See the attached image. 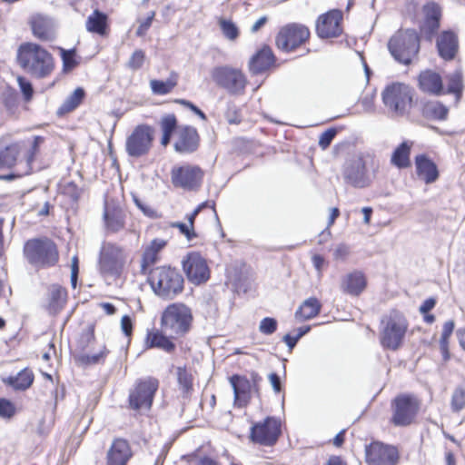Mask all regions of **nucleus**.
I'll return each instance as SVG.
<instances>
[{
    "label": "nucleus",
    "mask_w": 465,
    "mask_h": 465,
    "mask_svg": "<svg viewBox=\"0 0 465 465\" xmlns=\"http://www.w3.org/2000/svg\"><path fill=\"white\" fill-rule=\"evenodd\" d=\"M409 323L399 311H391L381 322L380 341L384 349L396 351L401 347Z\"/></svg>",
    "instance_id": "obj_4"
},
{
    "label": "nucleus",
    "mask_w": 465,
    "mask_h": 465,
    "mask_svg": "<svg viewBox=\"0 0 465 465\" xmlns=\"http://www.w3.org/2000/svg\"><path fill=\"white\" fill-rule=\"evenodd\" d=\"M17 61L26 73L39 79L49 76L54 69L53 55L34 43H25L19 46Z\"/></svg>",
    "instance_id": "obj_1"
},
{
    "label": "nucleus",
    "mask_w": 465,
    "mask_h": 465,
    "mask_svg": "<svg viewBox=\"0 0 465 465\" xmlns=\"http://www.w3.org/2000/svg\"><path fill=\"white\" fill-rule=\"evenodd\" d=\"M274 63V55L269 46H263L254 54L249 64L250 71L254 74H260L267 70Z\"/></svg>",
    "instance_id": "obj_27"
},
{
    "label": "nucleus",
    "mask_w": 465,
    "mask_h": 465,
    "mask_svg": "<svg viewBox=\"0 0 465 465\" xmlns=\"http://www.w3.org/2000/svg\"><path fill=\"white\" fill-rule=\"evenodd\" d=\"M121 329L126 336H130L133 331V324L131 318L128 315H124L121 319Z\"/></svg>",
    "instance_id": "obj_58"
},
{
    "label": "nucleus",
    "mask_w": 465,
    "mask_h": 465,
    "mask_svg": "<svg viewBox=\"0 0 465 465\" xmlns=\"http://www.w3.org/2000/svg\"><path fill=\"white\" fill-rule=\"evenodd\" d=\"M310 37V30L301 24H289L282 27L276 35L277 47L284 52H292L304 44Z\"/></svg>",
    "instance_id": "obj_12"
},
{
    "label": "nucleus",
    "mask_w": 465,
    "mask_h": 465,
    "mask_svg": "<svg viewBox=\"0 0 465 465\" xmlns=\"http://www.w3.org/2000/svg\"><path fill=\"white\" fill-rule=\"evenodd\" d=\"M173 228L179 229L180 232L183 234L186 239L190 242L196 237L194 228H192L188 223L175 222L171 224Z\"/></svg>",
    "instance_id": "obj_50"
},
{
    "label": "nucleus",
    "mask_w": 465,
    "mask_h": 465,
    "mask_svg": "<svg viewBox=\"0 0 465 465\" xmlns=\"http://www.w3.org/2000/svg\"><path fill=\"white\" fill-rule=\"evenodd\" d=\"M67 292L60 285L54 284L48 289L47 309L50 313L60 312L66 302Z\"/></svg>",
    "instance_id": "obj_30"
},
{
    "label": "nucleus",
    "mask_w": 465,
    "mask_h": 465,
    "mask_svg": "<svg viewBox=\"0 0 465 465\" xmlns=\"http://www.w3.org/2000/svg\"><path fill=\"white\" fill-rule=\"evenodd\" d=\"M455 324L453 321H448L444 323L441 336L445 338H449L451 336Z\"/></svg>",
    "instance_id": "obj_63"
},
{
    "label": "nucleus",
    "mask_w": 465,
    "mask_h": 465,
    "mask_svg": "<svg viewBox=\"0 0 465 465\" xmlns=\"http://www.w3.org/2000/svg\"><path fill=\"white\" fill-rule=\"evenodd\" d=\"M322 305L320 302L311 297L305 300L295 312V318L299 321H307L317 316L321 311Z\"/></svg>",
    "instance_id": "obj_33"
},
{
    "label": "nucleus",
    "mask_w": 465,
    "mask_h": 465,
    "mask_svg": "<svg viewBox=\"0 0 465 465\" xmlns=\"http://www.w3.org/2000/svg\"><path fill=\"white\" fill-rule=\"evenodd\" d=\"M3 381L15 390L25 391L32 385L34 381V373L31 370L25 368L19 371L15 376L3 378Z\"/></svg>",
    "instance_id": "obj_31"
},
{
    "label": "nucleus",
    "mask_w": 465,
    "mask_h": 465,
    "mask_svg": "<svg viewBox=\"0 0 465 465\" xmlns=\"http://www.w3.org/2000/svg\"><path fill=\"white\" fill-rule=\"evenodd\" d=\"M22 148L23 143L19 142L0 149V169L13 167Z\"/></svg>",
    "instance_id": "obj_34"
},
{
    "label": "nucleus",
    "mask_w": 465,
    "mask_h": 465,
    "mask_svg": "<svg viewBox=\"0 0 465 465\" xmlns=\"http://www.w3.org/2000/svg\"><path fill=\"white\" fill-rule=\"evenodd\" d=\"M417 174L426 183H434L439 177L436 164L424 155H418L415 159Z\"/></svg>",
    "instance_id": "obj_28"
},
{
    "label": "nucleus",
    "mask_w": 465,
    "mask_h": 465,
    "mask_svg": "<svg viewBox=\"0 0 465 465\" xmlns=\"http://www.w3.org/2000/svg\"><path fill=\"white\" fill-rule=\"evenodd\" d=\"M350 254V248L344 243H340L336 246L333 252V257L338 261H344Z\"/></svg>",
    "instance_id": "obj_57"
},
{
    "label": "nucleus",
    "mask_w": 465,
    "mask_h": 465,
    "mask_svg": "<svg viewBox=\"0 0 465 465\" xmlns=\"http://www.w3.org/2000/svg\"><path fill=\"white\" fill-rule=\"evenodd\" d=\"M411 143L408 142L401 143L393 152L391 163L399 168H406L410 165V153Z\"/></svg>",
    "instance_id": "obj_40"
},
{
    "label": "nucleus",
    "mask_w": 465,
    "mask_h": 465,
    "mask_svg": "<svg viewBox=\"0 0 465 465\" xmlns=\"http://www.w3.org/2000/svg\"><path fill=\"white\" fill-rule=\"evenodd\" d=\"M138 208L143 212L144 215L150 218L156 217V212L152 207L146 205L145 203H140V206Z\"/></svg>",
    "instance_id": "obj_64"
},
{
    "label": "nucleus",
    "mask_w": 465,
    "mask_h": 465,
    "mask_svg": "<svg viewBox=\"0 0 465 465\" xmlns=\"http://www.w3.org/2000/svg\"><path fill=\"white\" fill-rule=\"evenodd\" d=\"M422 114L428 119L443 121L448 117L449 109L440 102L430 101L424 104Z\"/></svg>",
    "instance_id": "obj_36"
},
{
    "label": "nucleus",
    "mask_w": 465,
    "mask_h": 465,
    "mask_svg": "<svg viewBox=\"0 0 465 465\" xmlns=\"http://www.w3.org/2000/svg\"><path fill=\"white\" fill-rule=\"evenodd\" d=\"M423 12L425 15L423 30L428 35H433L440 27V7L435 3H428L424 5Z\"/></svg>",
    "instance_id": "obj_29"
},
{
    "label": "nucleus",
    "mask_w": 465,
    "mask_h": 465,
    "mask_svg": "<svg viewBox=\"0 0 465 465\" xmlns=\"http://www.w3.org/2000/svg\"><path fill=\"white\" fill-rule=\"evenodd\" d=\"M388 48L397 62L407 65L419 53L420 39L414 30H400L390 39Z\"/></svg>",
    "instance_id": "obj_6"
},
{
    "label": "nucleus",
    "mask_w": 465,
    "mask_h": 465,
    "mask_svg": "<svg viewBox=\"0 0 465 465\" xmlns=\"http://www.w3.org/2000/svg\"><path fill=\"white\" fill-rule=\"evenodd\" d=\"M219 26L221 28V31L223 35V36L230 40V41H235L239 35L240 31L238 26L235 23H233L230 19L225 18H219L218 20Z\"/></svg>",
    "instance_id": "obj_42"
},
{
    "label": "nucleus",
    "mask_w": 465,
    "mask_h": 465,
    "mask_svg": "<svg viewBox=\"0 0 465 465\" xmlns=\"http://www.w3.org/2000/svg\"><path fill=\"white\" fill-rule=\"evenodd\" d=\"M154 15L155 13L151 12L150 15L144 20L140 21V25L135 33L137 36L143 37L146 35L147 31L152 25Z\"/></svg>",
    "instance_id": "obj_54"
},
{
    "label": "nucleus",
    "mask_w": 465,
    "mask_h": 465,
    "mask_svg": "<svg viewBox=\"0 0 465 465\" xmlns=\"http://www.w3.org/2000/svg\"><path fill=\"white\" fill-rule=\"evenodd\" d=\"M269 381H270V383H271L273 391L276 393L280 392L282 390L280 377L276 373H271L269 375Z\"/></svg>",
    "instance_id": "obj_60"
},
{
    "label": "nucleus",
    "mask_w": 465,
    "mask_h": 465,
    "mask_svg": "<svg viewBox=\"0 0 465 465\" xmlns=\"http://www.w3.org/2000/svg\"><path fill=\"white\" fill-rule=\"evenodd\" d=\"M451 410L459 412L465 407V390L459 387L456 388L451 396Z\"/></svg>",
    "instance_id": "obj_44"
},
{
    "label": "nucleus",
    "mask_w": 465,
    "mask_h": 465,
    "mask_svg": "<svg viewBox=\"0 0 465 465\" xmlns=\"http://www.w3.org/2000/svg\"><path fill=\"white\" fill-rule=\"evenodd\" d=\"M172 183L186 191L197 189L203 180V172L197 166L183 165L173 167L171 172Z\"/></svg>",
    "instance_id": "obj_18"
},
{
    "label": "nucleus",
    "mask_w": 465,
    "mask_h": 465,
    "mask_svg": "<svg viewBox=\"0 0 465 465\" xmlns=\"http://www.w3.org/2000/svg\"><path fill=\"white\" fill-rule=\"evenodd\" d=\"M342 12L332 9L319 16L316 23V32L321 38L339 36L341 32Z\"/></svg>",
    "instance_id": "obj_20"
},
{
    "label": "nucleus",
    "mask_w": 465,
    "mask_h": 465,
    "mask_svg": "<svg viewBox=\"0 0 465 465\" xmlns=\"http://www.w3.org/2000/svg\"><path fill=\"white\" fill-rule=\"evenodd\" d=\"M312 264L318 272V276L322 275V267L325 263V260L322 255L314 254L312 258Z\"/></svg>",
    "instance_id": "obj_59"
},
{
    "label": "nucleus",
    "mask_w": 465,
    "mask_h": 465,
    "mask_svg": "<svg viewBox=\"0 0 465 465\" xmlns=\"http://www.w3.org/2000/svg\"><path fill=\"white\" fill-rule=\"evenodd\" d=\"M17 83L26 101H29L34 94L33 86L29 81L23 76L17 77Z\"/></svg>",
    "instance_id": "obj_52"
},
{
    "label": "nucleus",
    "mask_w": 465,
    "mask_h": 465,
    "mask_svg": "<svg viewBox=\"0 0 465 465\" xmlns=\"http://www.w3.org/2000/svg\"><path fill=\"white\" fill-rule=\"evenodd\" d=\"M337 130L335 128H330L323 132L319 138V145L322 150H325L331 144V141L335 137Z\"/></svg>",
    "instance_id": "obj_51"
},
{
    "label": "nucleus",
    "mask_w": 465,
    "mask_h": 465,
    "mask_svg": "<svg viewBox=\"0 0 465 465\" xmlns=\"http://www.w3.org/2000/svg\"><path fill=\"white\" fill-rule=\"evenodd\" d=\"M262 378L256 374H252V380L241 375H232L229 381L233 390L234 405L238 408L246 407L254 392L258 391V383Z\"/></svg>",
    "instance_id": "obj_15"
},
{
    "label": "nucleus",
    "mask_w": 465,
    "mask_h": 465,
    "mask_svg": "<svg viewBox=\"0 0 465 465\" xmlns=\"http://www.w3.org/2000/svg\"><path fill=\"white\" fill-rule=\"evenodd\" d=\"M144 59H145L144 52L141 49H137L132 54L126 65L131 70H134V71L138 70L143 66V64L144 63Z\"/></svg>",
    "instance_id": "obj_45"
},
{
    "label": "nucleus",
    "mask_w": 465,
    "mask_h": 465,
    "mask_svg": "<svg viewBox=\"0 0 465 465\" xmlns=\"http://www.w3.org/2000/svg\"><path fill=\"white\" fill-rule=\"evenodd\" d=\"M277 330V321L274 318L265 317L259 324V331L265 335H271Z\"/></svg>",
    "instance_id": "obj_47"
},
{
    "label": "nucleus",
    "mask_w": 465,
    "mask_h": 465,
    "mask_svg": "<svg viewBox=\"0 0 465 465\" xmlns=\"http://www.w3.org/2000/svg\"><path fill=\"white\" fill-rule=\"evenodd\" d=\"M382 102L388 111L394 116H402L411 108L412 90L402 83H392L381 93Z\"/></svg>",
    "instance_id": "obj_8"
},
{
    "label": "nucleus",
    "mask_w": 465,
    "mask_h": 465,
    "mask_svg": "<svg viewBox=\"0 0 465 465\" xmlns=\"http://www.w3.org/2000/svg\"><path fill=\"white\" fill-rule=\"evenodd\" d=\"M211 76L215 84L233 95L244 93L247 79L243 73L237 68L228 65L214 67Z\"/></svg>",
    "instance_id": "obj_10"
},
{
    "label": "nucleus",
    "mask_w": 465,
    "mask_h": 465,
    "mask_svg": "<svg viewBox=\"0 0 465 465\" xmlns=\"http://www.w3.org/2000/svg\"><path fill=\"white\" fill-rule=\"evenodd\" d=\"M419 87L427 94L440 95L443 90V84L439 74L426 70L419 75Z\"/></svg>",
    "instance_id": "obj_25"
},
{
    "label": "nucleus",
    "mask_w": 465,
    "mask_h": 465,
    "mask_svg": "<svg viewBox=\"0 0 465 465\" xmlns=\"http://www.w3.org/2000/svg\"><path fill=\"white\" fill-rule=\"evenodd\" d=\"M399 450L393 445L372 441L365 446V460L368 465H396Z\"/></svg>",
    "instance_id": "obj_16"
},
{
    "label": "nucleus",
    "mask_w": 465,
    "mask_h": 465,
    "mask_svg": "<svg viewBox=\"0 0 465 465\" xmlns=\"http://www.w3.org/2000/svg\"><path fill=\"white\" fill-rule=\"evenodd\" d=\"M165 245L166 241L163 239H154L150 242L143 255L142 267L143 270L157 262L158 253Z\"/></svg>",
    "instance_id": "obj_35"
},
{
    "label": "nucleus",
    "mask_w": 465,
    "mask_h": 465,
    "mask_svg": "<svg viewBox=\"0 0 465 465\" xmlns=\"http://www.w3.org/2000/svg\"><path fill=\"white\" fill-rule=\"evenodd\" d=\"M15 411L14 404L5 399H0V417L11 418Z\"/></svg>",
    "instance_id": "obj_53"
},
{
    "label": "nucleus",
    "mask_w": 465,
    "mask_h": 465,
    "mask_svg": "<svg viewBox=\"0 0 465 465\" xmlns=\"http://www.w3.org/2000/svg\"><path fill=\"white\" fill-rule=\"evenodd\" d=\"M177 121L173 114L163 117L161 121V129L163 134L172 135L176 129Z\"/></svg>",
    "instance_id": "obj_49"
},
{
    "label": "nucleus",
    "mask_w": 465,
    "mask_h": 465,
    "mask_svg": "<svg viewBox=\"0 0 465 465\" xmlns=\"http://www.w3.org/2000/svg\"><path fill=\"white\" fill-rule=\"evenodd\" d=\"M448 93L460 95L461 94L463 87L461 73L459 71H455L454 73L448 76Z\"/></svg>",
    "instance_id": "obj_43"
},
{
    "label": "nucleus",
    "mask_w": 465,
    "mask_h": 465,
    "mask_svg": "<svg viewBox=\"0 0 465 465\" xmlns=\"http://www.w3.org/2000/svg\"><path fill=\"white\" fill-rule=\"evenodd\" d=\"M61 51L64 69L68 70L74 68L77 64L74 59V50L62 49Z\"/></svg>",
    "instance_id": "obj_56"
},
{
    "label": "nucleus",
    "mask_w": 465,
    "mask_h": 465,
    "mask_svg": "<svg viewBox=\"0 0 465 465\" xmlns=\"http://www.w3.org/2000/svg\"><path fill=\"white\" fill-rule=\"evenodd\" d=\"M150 284L158 296L173 299L183 290V278L176 269L158 267L151 272Z\"/></svg>",
    "instance_id": "obj_5"
},
{
    "label": "nucleus",
    "mask_w": 465,
    "mask_h": 465,
    "mask_svg": "<svg viewBox=\"0 0 465 465\" xmlns=\"http://www.w3.org/2000/svg\"><path fill=\"white\" fill-rule=\"evenodd\" d=\"M23 254L26 262L36 270L54 266L59 260L55 243L48 238H35L25 242Z\"/></svg>",
    "instance_id": "obj_3"
},
{
    "label": "nucleus",
    "mask_w": 465,
    "mask_h": 465,
    "mask_svg": "<svg viewBox=\"0 0 465 465\" xmlns=\"http://www.w3.org/2000/svg\"><path fill=\"white\" fill-rule=\"evenodd\" d=\"M192 322V311L183 303L167 306L161 319L163 331L172 338L184 335L190 330Z\"/></svg>",
    "instance_id": "obj_7"
},
{
    "label": "nucleus",
    "mask_w": 465,
    "mask_h": 465,
    "mask_svg": "<svg viewBox=\"0 0 465 465\" xmlns=\"http://www.w3.org/2000/svg\"><path fill=\"white\" fill-rule=\"evenodd\" d=\"M84 90L81 87L76 88L62 104L57 113L64 114L76 109L84 98Z\"/></svg>",
    "instance_id": "obj_38"
},
{
    "label": "nucleus",
    "mask_w": 465,
    "mask_h": 465,
    "mask_svg": "<svg viewBox=\"0 0 465 465\" xmlns=\"http://www.w3.org/2000/svg\"><path fill=\"white\" fill-rule=\"evenodd\" d=\"M126 262L125 251L112 242H104L99 253V269L106 276L118 277Z\"/></svg>",
    "instance_id": "obj_9"
},
{
    "label": "nucleus",
    "mask_w": 465,
    "mask_h": 465,
    "mask_svg": "<svg viewBox=\"0 0 465 465\" xmlns=\"http://www.w3.org/2000/svg\"><path fill=\"white\" fill-rule=\"evenodd\" d=\"M132 457V450L127 440L116 439L107 452L106 465H126Z\"/></svg>",
    "instance_id": "obj_23"
},
{
    "label": "nucleus",
    "mask_w": 465,
    "mask_h": 465,
    "mask_svg": "<svg viewBox=\"0 0 465 465\" xmlns=\"http://www.w3.org/2000/svg\"><path fill=\"white\" fill-rule=\"evenodd\" d=\"M86 30L90 33L104 36L106 35L107 15L98 10H94L85 23Z\"/></svg>",
    "instance_id": "obj_32"
},
{
    "label": "nucleus",
    "mask_w": 465,
    "mask_h": 465,
    "mask_svg": "<svg viewBox=\"0 0 465 465\" xmlns=\"http://www.w3.org/2000/svg\"><path fill=\"white\" fill-rule=\"evenodd\" d=\"M367 281L361 272L355 271L343 277L341 283V289L343 292L358 296L366 288Z\"/></svg>",
    "instance_id": "obj_24"
},
{
    "label": "nucleus",
    "mask_w": 465,
    "mask_h": 465,
    "mask_svg": "<svg viewBox=\"0 0 465 465\" xmlns=\"http://www.w3.org/2000/svg\"><path fill=\"white\" fill-rule=\"evenodd\" d=\"M177 74H172L166 81L151 80L150 87L154 94L164 95L177 85Z\"/></svg>",
    "instance_id": "obj_41"
},
{
    "label": "nucleus",
    "mask_w": 465,
    "mask_h": 465,
    "mask_svg": "<svg viewBox=\"0 0 465 465\" xmlns=\"http://www.w3.org/2000/svg\"><path fill=\"white\" fill-rule=\"evenodd\" d=\"M153 141V129L147 124L137 125L125 142L129 156L141 157L149 153Z\"/></svg>",
    "instance_id": "obj_13"
},
{
    "label": "nucleus",
    "mask_w": 465,
    "mask_h": 465,
    "mask_svg": "<svg viewBox=\"0 0 465 465\" xmlns=\"http://www.w3.org/2000/svg\"><path fill=\"white\" fill-rule=\"evenodd\" d=\"M104 220L108 230L116 232L122 230L124 226V215L119 209H105Z\"/></svg>",
    "instance_id": "obj_39"
},
{
    "label": "nucleus",
    "mask_w": 465,
    "mask_h": 465,
    "mask_svg": "<svg viewBox=\"0 0 465 465\" xmlns=\"http://www.w3.org/2000/svg\"><path fill=\"white\" fill-rule=\"evenodd\" d=\"M183 269L187 279L193 284L205 282L210 277L206 260L198 252H190L184 257Z\"/></svg>",
    "instance_id": "obj_19"
},
{
    "label": "nucleus",
    "mask_w": 465,
    "mask_h": 465,
    "mask_svg": "<svg viewBox=\"0 0 465 465\" xmlns=\"http://www.w3.org/2000/svg\"><path fill=\"white\" fill-rule=\"evenodd\" d=\"M391 422L395 426H408L413 422L420 410V401L411 394H401L391 403Z\"/></svg>",
    "instance_id": "obj_11"
},
{
    "label": "nucleus",
    "mask_w": 465,
    "mask_h": 465,
    "mask_svg": "<svg viewBox=\"0 0 465 465\" xmlns=\"http://www.w3.org/2000/svg\"><path fill=\"white\" fill-rule=\"evenodd\" d=\"M281 434V421L274 417H267L263 421L254 423L251 428L250 439L263 446L273 445Z\"/></svg>",
    "instance_id": "obj_17"
},
{
    "label": "nucleus",
    "mask_w": 465,
    "mask_h": 465,
    "mask_svg": "<svg viewBox=\"0 0 465 465\" xmlns=\"http://www.w3.org/2000/svg\"><path fill=\"white\" fill-rule=\"evenodd\" d=\"M158 385V381L152 377L139 380L130 391V407L134 410H149Z\"/></svg>",
    "instance_id": "obj_14"
},
{
    "label": "nucleus",
    "mask_w": 465,
    "mask_h": 465,
    "mask_svg": "<svg viewBox=\"0 0 465 465\" xmlns=\"http://www.w3.org/2000/svg\"><path fill=\"white\" fill-rule=\"evenodd\" d=\"M106 351L105 350L100 351L99 353L93 355H85L84 360L87 363L94 364L100 361V360L105 357Z\"/></svg>",
    "instance_id": "obj_61"
},
{
    "label": "nucleus",
    "mask_w": 465,
    "mask_h": 465,
    "mask_svg": "<svg viewBox=\"0 0 465 465\" xmlns=\"http://www.w3.org/2000/svg\"><path fill=\"white\" fill-rule=\"evenodd\" d=\"M30 25L35 37L42 41H51L54 38V23L44 15L35 14L30 18Z\"/></svg>",
    "instance_id": "obj_22"
},
{
    "label": "nucleus",
    "mask_w": 465,
    "mask_h": 465,
    "mask_svg": "<svg viewBox=\"0 0 465 465\" xmlns=\"http://www.w3.org/2000/svg\"><path fill=\"white\" fill-rule=\"evenodd\" d=\"M200 144L197 130L190 125L180 126L176 129L174 150L180 153H192Z\"/></svg>",
    "instance_id": "obj_21"
},
{
    "label": "nucleus",
    "mask_w": 465,
    "mask_h": 465,
    "mask_svg": "<svg viewBox=\"0 0 465 465\" xmlns=\"http://www.w3.org/2000/svg\"><path fill=\"white\" fill-rule=\"evenodd\" d=\"M44 142V138L41 137V136H35L34 138V141H33V143H32V147H31V150L27 155V159H26V164L28 165V170H26L25 172V173H29V171H30V164L32 163V162L34 161L35 159V155L36 153V152L38 151V147L40 146V144Z\"/></svg>",
    "instance_id": "obj_55"
},
{
    "label": "nucleus",
    "mask_w": 465,
    "mask_h": 465,
    "mask_svg": "<svg viewBox=\"0 0 465 465\" xmlns=\"http://www.w3.org/2000/svg\"><path fill=\"white\" fill-rule=\"evenodd\" d=\"M178 382L184 393H188L192 389V378L186 370L178 369Z\"/></svg>",
    "instance_id": "obj_48"
},
{
    "label": "nucleus",
    "mask_w": 465,
    "mask_h": 465,
    "mask_svg": "<svg viewBox=\"0 0 465 465\" xmlns=\"http://www.w3.org/2000/svg\"><path fill=\"white\" fill-rule=\"evenodd\" d=\"M380 168V162L371 154H359L350 159L343 171L347 183L357 188L369 186Z\"/></svg>",
    "instance_id": "obj_2"
},
{
    "label": "nucleus",
    "mask_w": 465,
    "mask_h": 465,
    "mask_svg": "<svg viewBox=\"0 0 465 465\" xmlns=\"http://www.w3.org/2000/svg\"><path fill=\"white\" fill-rule=\"evenodd\" d=\"M436 304V301L432 298H430V299H427L423 302V303L421 304V306L420 307V313H427L428 312H430V310H432L434 308Z\"/></svg>",
    "instance_id": "obj_62"
},
{
    "label": "nucleus",
    "mask_w": 465,
    "mask_h": 465,
    "mask_svg": "<svg viewBox=\"0 0 465 465\" xmlns=\"http://www.w3.org/2000/svg\"><path fill=\"white\" fill-rule=\"evenodd\" d=\"M146 344L149 348H159L167 352H171L174 349L173 342L162 332L155 331L147 334Z\"/></svg>",
    "instance_id": "obj_37"
},
{
    "label": "nucleus",
    "mask_w": 465,
    "mask_h": 465,
    "mask_svg": "<svg viewBox=\"0 0 465 465\" xmlns=\"http://www.w3.org/2000/svg\"><path fill=\"white\" fill-rule=\"evenodd\" d=\"M437 48L440 57L444 60L453 59L458 51L457 36L452 32H443L438 37Z\"/></svg>",
    "instance_id": "obj_26"
},
{
    "label": "nucleus",
    "mask_w": 465,
    "mask_h": 465,
    "mask_svg": "<svg viewBox=\"0 0 465 465\" xmlns=\"http://www.w3.org/2000/svg\"><path fill=\"white\" fill-rule=\"evenodd\" d=\"M183 459L186 460L189 465H219L215 460L207 456L201 457L197 454L188 455L183 457Z\"/></svg>",
    "instance_id": "obj_46"
}]
</instances>
